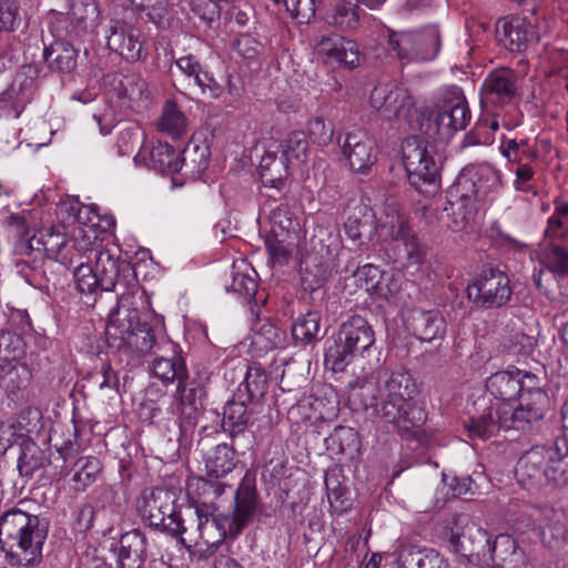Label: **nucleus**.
<instances>
[{"label":"nucleus","mask_w":568,"mask_h":568,"mask_svg":"<svg viewBox=\"0 0 568 568\" xmlns=\"http://www.w3.org/2000/svg\"><path fill=\"white\" fill-rule=\"evenodd\" d=\"M230 517L219 519L212 516V511L199 509V544L192 550V557L196 560H207L224 542L226 537L225 525L230 526Z\"/></svg>","instance_id":"6ab92c4d"},{"label":"nucleus","mask_w":568,"mask_h":568,"mask_svg":"<svg viewBox=\"0 0 568 568\" xmlns=\"http://www.w3.org/2000/svg\"><path fill=\"white\" fill-rule=\"evenodd\" d=\"M146 559V538L138 529L121 536L119 551L120 568H143Z\"/></svg>","instance_id":"bb28decb"},{"label":"nucleus","mask_w":568,"mask_h":568,"mask_svg":"<svg viewBox=\"0 0 568 568\" xmlns=\"http://www.w3.org/2000/svg\"><path fill=\"white\" fill-rule=\"evenodd\" d=\"M199 506L195 507L193 517L185 520L181 513L175 518L176 523L180 527H178L176 532H168L171 536H179L181 544L190 551L192 555V550L195 549V546L199 544V531L201 529L199 525Z\"/></svg>","instance_id":"603ef678"},{"label":"nucleus","mask_w":568,"mask_h":568,"mask_svg":"<svg viewBox=\"0 0 568 568\" xmlns=\"http://www.w3.org/2000/svg\"><path fill=\"white\" fill-rule=\"evenodd\" d=\"M414 32H390L388 34V50L403 63L416 62Z\"/></svg>","instance_id":"49530a36"},{"label":"nucleus","mask_w":568,"mask_h":568,"mask_svg":"<svg viewBox=\"0 0 568 568\" xmlns=\"http://www.w3.org/2000/svg\"><path fill=\"white\" fill-rule=\"evenodd\" d=\"M202 389L190 381V376L176 384V394L179 396V409L181 418V428L185 432L194 427L200 416L201 402L197 393Z\"/></svg>","instance_id":"a878e982"},{"label":"nucleus","mask_w":568,"mask_h":568,"mask_svg":"<svg viewBox=\"0 0 568 568\" xmlns=\"http://www.w3.org/2000/svg\"><path fill=\"white\" fill-rule=\"evenodd\" d=\"M142 133L136 125L124 128L118 136V148L121 154L132 153L141 142Z\"/></svg>","instance_id":"338daca9"},{"label":"nucleus","mask_w":568,"mask_h":568,"mask_svg":"<svg viewBox=\"0 0 568 568\" xmlns=\"http://www.w3.org/2000/svg\"><path fill=\"white\" fill-rule=\"evenodd\" d=\"M327 443L337 454L349 455L358 452L361 445L358 433L347 426H337L327 438Z\"/></svg>","instance_id":"de8ad7c7"},{"label":"nucleus","mask_w":568,"mask_h":568,"mask_svg":"<svg viewBox=\"0 0 568 568\" xmlns=\"http://www.w3.org/2000/svg\"><path fill=\"white\" fill-rule=\"evenodd\" d=\"M38 244L42 245V250L50 258H59V255L67 245V237L64 234L54 232L52 229H45L39 232Z\"/></svg>","instance_id":"052dcab7"},{"label":"nucleus","mask_w":568,"mask_h":568,"mask_svg":"<svg viewBox=\"0 0 568 568\" xmlns=\"http://www.w3.org/2000/svg\"><path fill=\"white\" fill-rule=\"evenodd\" d=\"M283 2L293 19L298 23H308L320 10L323 0H283Z\"/></svg>","instance_id":"5fc2aeb1"},{"label":"nucleus","mask_w":568,"mask_h":568,"mask_svg":"<svg viewBox=\"0 0 568 568\" xmlns=\"http://www.w3.org/2000/svg\"><path fill=\"white\" fill-rule=\"evenodd\" d=\"M519 77L508 68L491 71L485 79L480 95L487 105H504L515 101L519 92Z\"/></svg>","instance_id":"dca6fc26"},{"label":"nucleus","mask_w":568,"mask_h":568,"mask_svg":"<svg viewBox=\"0 0 568 568\" xmlns=\"http://www.w3.org/2000/svg\"><path fill=\"white\" fill-rule=\"evenodd\" d=\"M297 236H288L280 234H267L265 245L270 255V260L274 264L284 265L288 262L296 246Z\"/></svg>","instance_id":"c03bdc74"},{"label":"nucleus","mask_w":568,"mask_h":568,"mask_svg":"<svg viewBox=\"0 0 568 568\" xmlns=\"http://www.w3.org/2000/svg\"><path fill=\"white\" fill-rule=\"evenodd\" d=\"M22 419H24L23 414L17 423H0V454H6L13 444L27 438Z\"/></svg>","instance_id":"bf43d9fd"},{"label":"nucleus","mask_w":568,"mask_h":568,"mask_svg":"<svg viewBox=\"0 0 568 568\" xmlns=\"http://www.w3.org/2000/svg\"><path fill=\"white\" fill-rule=\"evenodd\" d=\"M181 171L192 178L200 176L209 165L210 151L205 144L189 142L183 151L179 153Z\"/></svg>","instance_id":"c9c22d12"},{"label":"nucleus","mask_w":568,"mask_h":568,"mask_svg":"<svg viewBox=\"0 0 568 568\" xmlns=\"http://www.w3.org/2000/svg\"><path fill=\"white\" fill-rule=\"evenodd\" d=\"M546 267L557 277H568V248L561 244H551L544 253Z\"/></svg>","instance_id":"864d4df0"},{"label":"nucleus","mask_w":568,"mask_h":568,"mask_svg":"<svg viewBox=\"0 0 568 568\" xmlns=\"http://www.w3.org/2000/svg\"><path fill=\"white\" fill-rule=\"evenodd\" d=\"M108 343L118 349L128 348L138 354H148L159 348L153 328L146 322H141L136 311H130L125 316L120 312L112 313L105 327Z\"/></svg>","instance_id":"0eeeda50"},{"label":"nucleus","mask_w":568,"mask_h":568,"mask_svg":"<svg viewBox=\"0 0 568 568\" xmlns=\"http://www.w3.org/2000/svg\"><path fill=\"white\" fill-rule=\"evenodd\" d=\"M47 536L48 523L38 516L13 508L0 517V544L11 565L39 564Z\"/></svg>","instance_id":"f03ea898"},{"label":"nucleus","mask_w":568,"mask_h":568,"mask_svg":"<svg viewBox=\"0 0 568 568\" xmlns=\"http://www.w3.org/2000/svg\"><path fill=\"white\" fill-rule=\"evenodd\" d=\"M242 385L245 387L248 400L257 403L268 389L267 374L258 364L248 365Z\"/></svg>","instance_id":"37998d69"},{"label":"nucleus","mask_w":568,"mask_h":568,"mask_svg":"<svg viewBox=\"0 0 568 568\" xmlns=\"http://www.w3.org/2000/svg\"><path fill=\"white\" fill-rule=\"evenodd\" d=\"M379 226L386 235L398 245H403L394 260L406 261L408 265L419 264L423 260L418 241L408 225L406 217L400 213L399 205L390 201L385 204L384 216L379 220Z\"/></svg>","instance_id":"9b49d317"},{"label":"nucleus","mask_w":568,"mask_h":568,"mask_svg":"<svg viewBox=\"0 0 568 568\" xmlns=\"http://www.w3.org/2000/svg\"><path fill=\"white\" fill-rule=\"evenodd\" d=\"M342 152L354 172L365 174L377 161L375 142L363 130L346 134L342 143Z\"/></svg>","instance_id":"aec40b11"},{"label":"nucleus","mask_w":568,"mask_h":568,"mask_svg":"<svg viewBox=\"0 0 568 568\" xmlns=\"http://www.w3.org/2000/svg\"><path fill=\"white\" fill-rule=\"evenodd\" d=\"M176 68L185 77V87L192 93L195 91L205 71L193 55L181 57L175 61Z\"/></svg>","instance_id":"6e6d98bb"},{"label":"nucleus","mask_w":568,"mask_h":568,"mask_svg":"<svg viewBox=\"0 0 568 568\" xmlns=\"http://www.w3.org/2000/svg\"><path fill=\"white\" fill-rule=\"evenodd\" d=\"M500 184V174L490 165H480L468 175L459 179L458 185L470 190L476 199H484Z\"/></svg>","instance_id":"c85d7f7f"},{"label":"nucleus","mask_w":568,"mask_h":568,"mask_svg":"<svg viewBox=\"0 0 568 568\" xmlns=\"http://www.w3.org/2000/svg\"><path fill=\"white\" fill-rule=\"evenodd\" d=\"M402 150L409 184L423 194L436 193L439 187V165L427 145L416 138H408L404 141Z\"/></svg>","instance_id":"6e6552de"},{"label":"nucleus","mask_w":568,"mask_h":568,"mask_svg":"<svg viewBox=\"0 0 568 568\" xmlns=\"http://www.w3.org/2000/svg\"><path fill=\"white\" fill-rule=\"evenodd\" d=\"M204 460L209 477H224L236 465L235 450L227 444H219L206 453Z\"/></svg>","instance_id":"473e14b6"},{"label":"nucleus","mask_w":568,"mask_h":568,"mask_svg":"<svg viewBox=\"0 0 568 568\" xmlns=\"http://www.w3.org/2000/svg\"><path fill=\"white\" fill-rule=\"evenodd\" d=\"M99 18L98 6L93 0H73L68 13L72 26L70 33L81 36L88 29L93 28Z\"/></svg>","instance_id":"72a5a7b5"},{"label":"nucleus","mask_w":568,"mask_h":568,"mask_svg":"<svg viewBox=\"0 0 568 568\" xmlns=\"http://www.w3.org/2000/svg\"><path fill=\"white\" fill-rule=\"evenodd\" d=\"M568 236V225L562 220H557V216H550L547 222V227L544 232V247L545 250L551 244H560Z\"/></svg>","instance_id":"0e129e2a"},{"label":"nucleus","mask_w":568,"mask_h":568,"mask_svg":"<svg viewBox=\"0 0 568 568\" xmlns=\"http://www.w3.org/2000/svg\"><path fill=\"white\" fill-rule=\"evenodd\" d=\"M138 510L144 521L151 527L160 528L165 532H176L179 524L175 521L180 511L175 509V495L165 488L144 490L138 501Z\"/></svg>","instance_id":"f8f14e48"},{"label":"nucleus","mask_w":568,"mask_h":568,"mask_svg":"<svg viewBox=\"0 0 568 568\" xmlns=\"http://www.w3.org/2000/svg\"><path fill=\"white\" fill-rule=\"evenodd\" d=\"M225 485L203 477H193L187 480L186 490L193 499L195 507L204 511L213 510V500L224 493Z\"/></svg>","instance_id":"7c9ffc66"},{"label":"nucleus","mask_w":568,"mask_h":568,"mask_svg":"<svg viewBox=\"0 0 568 568\" xmlns=\"http://www.w3.org/2000/svg\"><path fill=\"white\" fill-rule=\"evenodd\" d=\"M31 371L24 364L16 362H0V387L9 396L26 388L31 381Z\"/></svg>","instance_id":"f704fd0d"},{"label":"nucleus","mask_w":568,"mask_h":568,"mask_svg":"<svg viewBox=\"0 0 568 568\" xmlns=\"http://www.w3.org/2000/svg\"><path fill=\"white\" fill-rule=\"evenodd\" d=\"M21 454L18 459V470L23 477H32L33 474L49 464V458L32 439L26 438L21 443Z\"/></svg>","instance_id":"58836bf2"},{"label":"nucleus","mask_w":568,"mask_h":568,"mask_svg":"<svg viewBox=\"0 0 568 568\" xmlns=\"http://www.w3.org/2000/svg\"><path fill=\"white\" fill-rule=\"evenodd\" d=\"M398 562L405 568H449L448 561L434 549H408L400 552Z\"/></svg>","instance_id":"a19ab883"},{"label":"nucleus","mask_w":568,"mask_h":568,"mask_svg":"<svg viewBox=\"0 0 568 568\" xmlns=\"http://www.w3.org/2000/svg\"><path fill=\"white\" fill-rule=\"evenodd\" d=\"M321 316L317 312H308L300 317L292 327V336L303 345L316 341L320 332Z\"/></svg>","instance_id":"09e8293b"},{"label":"nucleus","mask_w":568,"mask_h":568,"mask_svg":"<svg viewBox=\"0 0 568 568\" xmlns=\"http://www.w3.org/2000/svg\"><path fill=\"white\" fill-rule=\"evenodd\" d=\"M189 119L176 102L166 100L162 106L156 128L173 139H180L186 134Z\"/></svg>","instance_id":"2f4dec72"},{"label":"nucleus","mask_w":568,"mask_h":568,"mask_svg":"<svg viewBox=\"0 0 568 568\" xmlns=\"http://www.w3.org/2000/svg\"><path fill=\"white\" fill-rule=\"evenodd\" d=\"M496 36L499 43L510 52H523L535 36V30L520 17H505L497 22Z\"/></svg>","instance_id":"4be33fe9"},{"label":"nucleus","mask_w":568,"mask_h":568,"mask_svg":"<svg viewBox=\"0 0 568 568\" xmlns=\"http://www.w3.org/2000/svg\"><path fill=\"white\" fill-rule=\"evenodd\" d=\"M148 165L161 173L174 174L181 172L180 155L166 142H158L149 152Z\"/></svg>","instance_id":"ea45409f"},{"label":"nucleus","mask_w":568,"mask_h":568,"mask_svg":"<svg viewBox=\"0 0 568 568\" xmlns=\"http://www.w3.org/2000/svg\"><path fill=\"white\" fill-rule=\"evenodd\" d=\"M516 476L526 489L559 487L568 481V453L556 440L555 446H536L517 462Z\"/></svg>","instance_id":"20e7f679"},{"label":"nucleus","mask_w":568,"mask_h":568,"mask_svg":"<svg viewBox=\"0 0 568 568\" xmlns=\"http://www.w3.org/2000/svg\"><path fill=\"white\" fill-rule=\"evenodd\" d=\"M486 388L505 404L513 399L519 400L518 407L513 408V417L517 420L523 418L530 424L539 422L550 405L541 379L536 374L517 367L493 374L486 382Z\"/></svg>","instance_id":"f257e3e1"},{"label":"nucleus","mask_w":568,"mask_h":568,"mask_svg":"<svg viewBox=\"0 0 568 568\" xmlns=\"http://www.w3.org/2000/svg\"><path fill=\"white\" fill-rule=\"evenodd\" d=\"M361 9L358 2L339 1L329 17V23L341 30H354L359 26Z\"/></svg>","instance_id":"79ce46f5"},{"label":"nucleus","mask_w":568,"mask_h":568,"mask_svg":"<svg viewBox=\"0 0 568 568\" xmlns=\"http://www.w3.org/2000/svg\"><path fill=\"white\" fill-rule=\"evenodd\" d=\"M470 120V111L460 93L445 100L435 111L420 110L417 121L419 131L432 140H448L456 131L464 130Z\"/></svg>","instance_id":"423d86ee"},{"label":"nucleus","mask_w":568,"mask_h":568,"mask_svg":"<svg viewBox=\"0 0 568 568\" xmlns=\"http://www.w3.org/2000/svg\"><path fill=\"white\" fill-rule=\"evenodd\" d=\"M416 62H426L435 59L440 50V34L436 28L427 29L422 33L414 32Z\"/></svg>","instance_id":"a18cd8bd"},{"label":"nucleus","mask_w":568,"mask_h":568,"mask_svg":"<svg viewBox=\"0 0 568 568\" xmlns=\"http://www.w3.org/2000/svg\"><path fill=\"white\" fill-rule=\"evenodd\" d=\"M252 413L242 400H229L224 407L222 426L223 429L236 436L243 434L252 424Z\"/></svg>","instance_id":"e433bc0d"},{"label":"nucleus","mask_w":568,"mask_h":568,"mask_svg":"<svg viewBox=\"0 0 568 568\" xmlns=\"http://www.w3.org/2000/svg\"><path fill=\"white\" fill-rule=\"evenodd\" d=\"M108 48L124 60L134 62L142 57L141 32L123 20H112L106 34Z\"/></svg>","instance_id":"412c9836"},{"label":"nucleus","mask_w":568,"mask_h":568,"mask_svg":"<svg viewBox=\"0 0 568 568\" xmlns=\"http://www.w3.org/2000/svg\"><path fill=\"white\" fill-rule=\"evenodd\" d=\"M379 393L382 394L383 392L377 389L374 383L364 382L358 388H353L351 397L358 399L365 408H375L378 406V399L381 398V395L378 396Z\"/></svg>","instance_id":"69168bd1"},{"label":"nucleus","mask_w":568,"mask_h":568,"mask_svg":"<svg viewBox=\"0 0 568 568\" xmlns=\"http://www.w3.org/2000/svg\"><path fill=\"white\" fill-rule=\"evenodd\" d=\"M369 101L379 116L388 121L408 119L415 106V100L408 89L392 83L376 85Z\"/></svg>","instance_id":"4468645a"},{"label":"nucleus","mask_w":568,"mask_h":568,"mask_svg":"<svg viewBox=\"0 0 568 568\" xmlns=\"http://www.w3.org/2000/svg\"><path fill=\"white\" fill-rule=\"evenodd\" d=\"M257 508V494L253 483L244 478L235 494V508L230 518V532L237 535L253 518Z\"/></svg>","instance_id":"b1692460"},{"label":"nucleus","mask_w":568,"mask_h":568,"mask_svg":"<svg viewBox=\"0 0 568 568\" xmlns=\"http://www.w3.org/2000/svg\"><path fill=\"white\" fill-rule=\"evenodd\" d=\"M152 374L164 384H176L189 377V372L184 358L174 349L171 355H160L154 357L150 364Z\"/></svg>","instance_id":"c756f323"},{"label":"nucleus","mask_w":568,"mask_h":568,"mask_svg":"<svg viewBox=\"0 0 568 568\" xmlns=\"http://www.w3.org/2000/svg\"><path fill=\"white\" fill-rule=\"evenodd\" d=\"M102 469L101 462L94 456L81 457L75 462V471L72 480L77 484V490H84L95 481Z\"/></svg>","instance_id":"8fccbe9b"},{"label":"nucleus","mask_w":568,"mask_h":568,"mask_svg":"<svg viewBox=\"0 0 568 568\" xmlns=\"http://www.w3.org/2000/svg\"><path fill=\"white\" fill-rule=\"evenodd\" d=\"M95 270L100 280V290L121 294L135 284V273L131 263L122 260L119 248H102L94 253Z\"/></svg>","instance_id":"ddd939ff"},{"label":"nucleus","mask_w":568,"mask_h":568,"mask_svg":"<svg viewBox=\"0 0 568 568\" xmlns=\"http://www.w3.org/2000/svg\"><path fill=\"white\" fill-rule=\"evenodd\" d=\"M292 165L283 158L280 152L268 145L265 150L258 165V174L264 186L282 189L290 175Z\"/></svg>","instance_id":"393cba45"},{"label":"nucleus","mask_w":568,"mask_h":568,"mask_svg":"<svg viewBox=\"0 0 568 568\" xmlns=\"http://www.w3.org/2000/svg\"><path fill=\"white\" fill-rule=\"evenodd\" d=\"M312 45L316 54L328 63H337L347 70L361 64L362 54L354 40L336 33H322L313 37Z\"/></svg>","instance_id":"2eb2a0df"},{"label":"nucleus","mask_w":568,"mask_h":568,"mask_svg":"<svg viewBox=\"0 0 568 568\" xmlns=\"http://www.w3.org/2000/svg\"><path fill=\"white\" fill-rule=\"evenodd\" d=\"M271 145L286 158L292 166L301 165L307 158L308 141L303 131H293L283 142H273Z\"/></svg>","instance_id":"4c0bfd02"},{"label":"nucleus","mask_w":568,"mask_h":568,"mask_svg":"<svg viewBox=\"0 0 568 568\" xmlns=\"http://www.w3.org/2000/svg\"><path fill=\"white\" fill-rule=\"evenodd\" d=\"M104 83L126 108L139 109L145 106L150 100L148 83L139 74L111 73L105 75Z\"/></svg>","instance_id":"a211bd4d"},{"label":"nucleus","mask_w":568,"mask_h":568,"mask_svg":"<svg viewBox=\"0 0 568 568\" xmlns=\"http://www.w3.org/2000/svg\"><path fill=\"white\" fill-rule=\"evenodd\" d=\"M406 328L422 342L442 339L446 334V322L436 308H406L403 312Z\"/></svg>","instance_id":"f3484780"},{"label":"nucleus","mask_w":568,"mask_h":568,"mask_svg":"<svg viewBox=\"0 0 568 568\" xmlns=\"http://www.w3.org/2000/svg\"><path fill=\"white\" fill-rule=\"evenodd\" d=\"M375 342V334L361 315L345 320L337 334L327 341L324 364L334 372H343L357 355H362Z\"/></svg>","instance_id":"39448f33"},{"label":"nucleus","mask_w":568,"mask_h":568,"mask_svg":"<svg viewBox=\"0 0 568 568\" xmlns=\"http://www.w3.org/2000/svg\"><path fill=\"white\" fill-rule=\"evenodd\" d=\"M513 295L509 276L498 267H488L477 274L467 286V296L483 310L499 308Z\"/></svg>","instance_id":"9d476101"},{"label":"nucleus","mask_w":568,"mask_h":568,"mask_svg":"<svg viewBox=\"0 0 568 568\" xmlns=\"http://www.w3.org/2000/svg\"><path fill=\"white\" fill-rule=\"evenodd\" d=\"M21 338L11 332H0V362H16L22 354Z\"/></svg>","instance_id":"680f3d73"},{"label":"nucleus","mask_w":568,"mask_h":568,"mask_svg":"<svg viewBox=\"0 0 568 568\" xmlns=\"http://www.w3.org/2000/svg\"><path fill=\"white\" fill-rule=\"evenodd\" d=\"M382 392L378 416L402 435H416L426 423L427 413L413 402L418 394L413 375L404 369L392 372Z\"/></svg>","instance_id":"7ed1b4c3"},{"label":"nucleus","mask_w":568,"mask_h":568,"mask_svg":"<svg viewBox=\"0 0 568 568\" xmlns=\"http://www.w3.org/2000/svg\"><path fill=\"white\" fill-rule=\"evenodd\" d=\"M77 288L81 293L92 294L100 290L97 270L85 262H80L74 270Z\"/></svg>","instance_id":"13d9d810"},{"label":"nucleus","mask_w":568,"mask_h":568,"mask_svg":"<svg viewBox=\"0 0 568 568\" xmlns=\"http://www.w3.org/2000/svg\"><path fill=\"white\" fill-rule=\"evenodd\" d=\"M22 49L21 40L11 32H0V72L11 68Z\"/></svg>","instance_id":"4d7b16f0"},{"label":"nucleus","mask_w":568,"mask_h":568,"mask_svg":"<svg viewBox=\"0 0 568 568\" xmlns=\"http://www.w3.org/2000/svg\"><path fill=\"white\" fill-rule=\"evenodd\" d=\"M355 276L367 292H376L378 290L379 280L382 278V272L377 266L366 264L355 272Z\"/></svg>","instance_id":"774afa93"},{"label":"nucleus","mask_w":568,"mask_h":568,"mask_svg":"<svg viewBox=\"0 0 568 568\" xmlns=\"http://www.w3.org/2000/svg\"><path fill=\"white\" fill-rule=\"evenodd\" d=\"M43 59L48 69L57 74H70L77 68L78 50L69 42L54 41L43 49Z\"/></svg>","instance_id":"cd10ccee"},{"label":"nucleus","mask_w":568,"mask_h":568,"mask_svg":"<svg viewBox=\"0 0 568 568\" xmlns=\"http://www.w3.org/2000/svg\"><path fill=\"white\" fill-rule=\"evenodd\" d=\"M530 423L513 417V407L505 403H489L483 405L477 414L470 416L465 423L469 438L486 440L498 434L500 429L527 430Z\"/></svg>","instance_id":"1a4fd4ad"},{"label":"nucleus","mask_w":568,"mask_h":568,"mask_svg":"<svg viewBox=\"0 0 568 568\" xmlns=\"http://www.w3.org/2000/svg\"><path fill=\"white\" fill-rule=\"evenodd\" d=\"M377 229L375 213L363 200H352L346 207L345 234L352 241L371 236Z\"/></svg>","instance_id":"5701e85b"},{"label":"nucleus","mask_w":568,"mask_h":568,"mask_svg":"<svg viewBox=\"0 0 568 568\" xmlns=\"http://www.w3.org/2000/svg\"><path fill=\"white\" fill-rule=\"evenodd\" d=\"M270 234L296 236L298 222L294 219L293 213L287 205L281 204L273 210L270 215Z\"/></svg>","instance_id":"3c124183"},{"label":"nucleus","mask_w":568,"mask_h":568,"mask_svg":"<svg viewBox=\"0 0 568 568\" xmlns=\"http://www.w3.org/2000/svg\"><path fill=\"white\" fill-rule=\"evenodd\" d=\"M19 23L18 0H0V32H12Z\"/></svg>","instance_id":"e2e57ef3"}]
</instances>
